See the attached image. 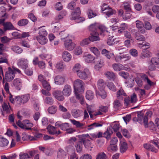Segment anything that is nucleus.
<instances>
[{
	"label": "nucleus",
	"instance_id": "obj_1",
	"mask_svg": "<svg viewBox=\"0 0 159 159\" xmlns=\"http://www.w3.org/2000/svg\"><path fill=\"white\" fill-rule=\"evenodd\" d=\"M89 30L91 33H99L100 31V34H102V33L107 34L108 31L106 30L104 26L100 25L98 24L95 23L90 25L89 27Z\"/></svg>",
	"mask_w": 159,
	"mask_h": 159
},
{
	"label": "nucleus",
	"instance_id": "obj_2",
	"mask_svg": "<svg viewBox=\"0 0 159 159\" xmlns=\"http://www.w3.org/2000/svg\"><path fill=\"white\" fill-rule=\"evenodd\" d=\"M152 114V111H147L145 114L144 116L142 112H140L138 114L137 121H139L140 124L143 123H144V126L146 128L148 127V117H151Z\"/></svg>",
	"mask_w": 159,
	"mask_h": 159
},
{
	"label": "nucleus",
	"instance_id": "obj_3",
	"mask_svg": "<svg viewBox=\"0 0 159 159\" xmlns=\"http://www.w3.org/2000/svg\"><path fill=\"white\" fill-rule=\"evenodd\" d=\"M15 77V72L12 70V68L9 67L8 69L5 72V77L3 78V82L4 80L8 82H10L12 81Z\"/></svg>",
	"mask_w": 159,
	"mask_h": 159
},
{
	"label": "nucleus",
	"instance_id": "obj_4",
	"mask_svg": "<svg viewBox=\"0 0 159 159\" xmlns=\"http://www.w3.org/2000/svg\"><path fill=\"white\" fill-rule=\"evenodd\" d=\"M17 125L20 128L25 130H30L33 126V123L30 122L28 120H25L23 121V123L20 120H18L17 122Z\"/></svg>",
	"mask_w": 159,
	"mask_h": 159
},
{
	"label": "nucleus",
	"instance_id": "obj_5",
	"mask_svg": "<svg viewBox=\"0 0 159 159\" xmlns=\"http://www.w3.org/2000/svg\"><path fill=\"white\" fill-rule=\"evenodd\" d=\"M156 67L159 68V58L152 57L149 63V70H155Z\"/></svg>",
	"mask_w": 159,
	"mask_h": 159
},
{
	"label": "nucleus",
	"instance_id": "obj_6",
	"mask_svg": "<svg viewBox=\"0 0 159 159\" xmlns=\"http://www.w3.org/2000/svg\"><path fill=\"white\" fill-rule=\"evenodd\" d=\"M154 146L158 148H159V146L157 143L153 141H151L150 142V144H143V147L145 149L156 153L157 152V150L156 149Z\"/></svg>",
	"mask_w": 159,
	"mask_h": 159
},
{
	"label": "nucleus",
	"instance_id": "obj_7",
	"mask_svg": "<svg viewBox=\"0 0 159 159\" xmlns=\"http://www.w3.org/2000/svg\"><path fill=\"white\" fill-rule=\"evenodd\" d=\"M101 9L103 13H105L108 17L110 16L113 14L112 8L105 3H103L102 5Z\"/></svg>",
	"mask_w": 159,
	"mask_h": 159
},
{
	"label": "nucleus",
	"instance_id": "obj_8",
	"mask_svg": "<svg viewBox=\"0 0 159 159\" xmlns=\"http://www.w3.org/2000/svg\"><path fill=\"white\" fill-rule=\"evenodd\" d=\"M28 60L24 58L20 59L17 61L18 66L23 70L28 68Z\"/></svg>",
	"mask_w": 159,
	"mask_h": 159
},
{
	"label": "nucleus",
	"instance_id": "obj_9",
	"mask_svg": "<svg viewBox=\"0 0 159 159\" xmlns=\"http://www.w3.org/2000/svg\"><path fill=\"white\" fill-rule=\"evenodd\" d=\"M64 46L66 49L71 51L73 50L75 46V44L72 42L70 39L65 40L64 41Z\"/></svg>",
	"mask_w": 159,
	"mask_h": 159
},
{
	"label": "nucleus",
	"instance_id": "obj_10",
	"mask_svg": "<svg viewBox=\"0 0 159 159\" xmlns=\"http://www.w3.org/2000/svg\"><path fill=\"white\" fill-rule=\"evenodd\" d=\"M80 79L85 80L90 76V73L89 69H85L83 70H80L77 74Z\"/></svg>",
	"mask_w": 159,
	"mask_h": 159
},
{
	"label": "nucleus",
	"instance_id": "obj_11",
	"mask_svg": "<svg viewBox=\"0 0 159 159\" xmlns=\"http://www.w3.org/2000/svg\"><path fill=\"white\" fill-rule=\"evenodd\" d=\"M42 137V134L39 133L37 132L35 133L34 136H31L30 135L23 134L22 138L23 140L29 139L31 141L36 140Z\"/></svg>",
	"mask_w": 159,
	"mask_h": 159
},
{
	"label": "nucleus",
	"instance_id": "obj_12",
	"mask_svg": "<svg viewBox=\"0 0 159 159\" xmlns=\"http://www.w3.org/2000/svg\"><path fill=\"white\" fill-rule=\"evenodd\" d=\"M84 84V83L82 80L80 79L75 80L73 83L75 91H81Z\"/></svg>",
	"mask_w": 159,
	"mask_h": 159
},
{
	"label": "nucleus",
	"instance_id": "obj_13",
	"mask_svg": "<svg viewBox=\"0 0 159 159\" xmlns=\"http://www.w3.org/2000/svg\"><path fill=\"white\" fill-rule=\"evenodd\" d=\"M115 60L117 62H122L130 59V57L128 54H123L120 56L117 55L115 57Z\"/></svg>",
	"mask_w": 159,
	"mask_h": 159
},
{
	"label": "nucleus",
	"instance_id": "obj_14",
	"mask_svg": "<svg viewBox=\"0 0 159 159\" xmlns=\"http://www.w3.org/2000/svg\"><path fill=\"white\" fill-rule=\"evenodd\" d=\"M49 133L52 134H56L58 135L61 133L59 130H58L57 128L52 126L51 125H49L47 128Z\"/></svg>",
	"mask_w": 159,
	"mask_h": 159
},
{
	"label": "nucleus",
	"instance_id": "obj_15",
	"mask_svg": "<svg viewBox=\"0 0 159 159\" xmlns=\"http://www.w3.org/2000/svg\"><path fill=\"white\" fill-rule=\"evenodd\" d=\"M30 98V95L28 94H26L22 95L21 96L16 97L15 100L17 99V100H19L21 103L24 104L28 102Z\"/></svg>",
	"mask_w": 159,
	"mask_h": 159
},
{
	"label": "nucleus",
	"instance_id": "obj_16",
	"mask_svg": "<svg viewBox=\"0 0 159 159\" xmlns=\"http://www.w3.org/2000/svg\"><path fill=\"white\" fill-rule=\"evenodd\" d=\"M22 81L20 78L15 79L13 82V84L17 90H20L22 87Z\"/></svg>",
	"mask_w": 159,
	"mask_h": 159
},
{
	"label": "nucleus",
	"instance_id": "obj_17",
	"mask_svg": "<svg viewBox=\"0 0 159 159\" xmlns=\"http://www.w3.org/2000/svg\"><path fill=\"white\" fill-rule=\"evenodd\" d=\"M62 92L63 95L67 97L69 96L71 93V88L70 86L68 84L65 85Z\"/></svg>",
	"mask_w": 159,
	"mask_h": 159
},
{
	"label": "nucleus",
	"instance_id": "obj_18",
	"mask_svg": "<svg viewBox=\"0 0 159 159\" xmlns=\"http://www.w3.org/2000/svg\"><path fill=\"white\" fill-rule=\"evenodd\" d=\"M52 94L59 101H62L64 99L62 93L60 90H55L53 92Z\"/></svg>",
	"mask_w": 159,
	"mask_h": 159
},
{
	"label": "nucleus",
	"instance_id": "obj_19",
	"mask_svg": "<svg viewBox=\"0 0 159 159\" xmlns=\"http://www.w3.org/2000/svg\"><path fill=\"white\" fill-rule=\"evenodd\" d=\"M80 8L79 7H77L76 8L75 11L71 13L70 18L72 20H76L77 17L80 16Z\"/></svg>",
	"mask_w": 159,
	"mask_h": 159
},
{
	"label": "nucleus",
	"instance_id": "obj_20",
	"mask_svg": "<svg viewBox=\"0 0 159 159\" xmlns=\"http://www.w3.org/2000/svg\"><path fill=\"white\" fill-rule=\"evenodd\" d=\"M99 33H91L90 35L89 38L90 41L94 42L99 41L100 40L99 37Z\"/></svg>",
	"mask_w": 159,
	"mask_h": 159
},
{
	"label": "nucleus",
	"instance_id": "obj_21",
	"mask_svg": "<svg viewBox=\"0 0 159 159\" xmlns=\"http://www.w3.org/2000/svg\"><path fill=\"white\" fill-rule=\"evenodd\" d=\"M136 22V27L138 29L139 31L141 33H145V31L143 28V22L139 20H137Z\"/></svg>",
	"mask_w": 159,
	"mask_h": 159
},
{
	"label": "nucleus",
	"instance_id": "obj_22",
	"mask_svg": "<svg viewBox=\"0 0 159 159\" xmlns=\"http://www.w3.org/2000/svg\"><path fill=\"white\" fill-rule=\"evenodd\" d=\"M62 57L65 61L68 62L71 60L72 57L68 52L64 51L62 54Z\"/></svg>",
	"mask_w": 159,
	"mask_h": 159
},
{
	"label": "nucleus",
	"instance_id": "obj_23",
	"mask_svg": "<svg viewBox=\"0 0 159 159\" xmlns=\"http://www.w3.org/2000/svg\"><path fill=\"white\" fill-rule=\"evenodd\" d=\"M54 80L55 84L57 85H62L65 82V79L64 77L58 75L55 77Z\"/></svg>",
	"mask_w": 159,
	"mask_h": 159
},
{
	"label": "nucleus",
	"instance_id": "obj_24",
	"mask_svg": "<svg viewBox=\"0 0 159 159\" xmlns=\"http://www.w3.org/2000/svg\"><path fill=\"white\" fill-rule=\"evenodd\" d=\"M105 75L106 77L110 80H114L116 78L115 74L112 71H107L105 73Z\"/></svg>",
	"mask_w": 159,
	"mask_h": 159
},
{
	"label": "nucleus",
	"instance_id": "obj_25",
	"mask_svg": "<svg viewBox=\"0 0 159 159\" xmlns=\"http://www.w3.org/2000/svg\"><path fill=\"white\" fill-rule=\"evenodd\" d=\"M113 70L116 71H119L124 69V66L121 64L114 63L112 65Z\"/></svg>",
	"mask_w": 159,
	"mask_h": 159
},
{
	"label": "nucleus",
	"instance_id": "obj_26",
	"mask_svg": "<svg viewBox=\"0 0 159 159\" xmlns=\"http://www.w3.org/2000/svg\"><path fill=\"white\" fill-rule=\"evenodd\" d=\"M37 40L39 43L41 44H44L48 41V39L45 36L39 35L36 37Z\"/></svg>",
	"mask_w": 159,
	"mask_h": 159
},
{
	"label": "nucleus",
	"instance_id": "obj_27",
	"mask_svg": "<svg viewBox=\"0 0 159 159\" xmlns=\"http://www.w3.org/2000/svg\"><path fill=\"white\" fill-rule=\"evenodd\" d=\"M66 153L62 149H59L58 152L57 159H64L66 157Z\"/></svg>",
	"mask_w": 159,
	"mask_h": 159
},
{
	"label": "nucleus",
	"instance_id": "obj_28",
	"mask_svg": "<svg viewBox=\"0 0 159 159\" xmlns=\"http://www.w3.org/2000/svg\"><path fill=\"white\" fill-rule=\"evenodd\" d=\"M4 29L5 31L7 30H12L14 28V27L12 24L10 22H6L3 23Z\"/></svg>",
	"mask_w": 159,
	"mask_h": 159
},
{
	"label": "nucleus",
	"instance_id": "obj_29",
	"mask_svg": "<svg viewBox=\"0 0 159 159\" xmlns=\"http://www.w3.org/2000/svg\"><path fill=\"white\" fill-rule=\"evenodd\" d=\"M116 95V97L118 99L122 100L123 96H126V94L122 89L120 88L117 92Z\"/></svg>",
	"mask_w": 159,
	"mask_h": 159
},
{
	"label": "nucleus",
	"instance_id": "obj_30",
	"mask_svg": "<svg viewBox=\"0 0 159 159\" xmlns=\"http://www.w3.org/2000/svg\"><path fill=\"white\" fill-rule=\"evenodd\" d=\"M102 126V124L99 122H94L88 126L87 129L88 130H90L94 129L95 128L101 127Z\"/></svg>",
	"mask_w": 159,
	"mask_h": 159
},
{
	"label": "nucleus",
	"instance_id": "obj_31",
	"mask_svg": "<svg viewBox=\"0 0 159 159\" xmlns=\"http://www.w3.org/2000/svg\"><path fill=\"white\" fill-rule=\"evenodd\" d=\"M83 57L85 61L87 63H91L95 59L94 57L90 54H85Z\"/></svg>",
	"mask_w": 159,
	"mask_h": 159
},
{
	"label": "nucleus",
	"instance_id": "obj_32",
	"mask_svg": "<svg viewBox=\"0 0 159 159\" xmlns=\"http://www.w3.org/2000/svg\"><path fill=\"white\" fill-rule=\"evenodd\" d=\"M102 53L103 55L105 56L108 59H110L111 57H114V54L113 53L109 52L106 49H103L102 50Z\"/></svg>",
	"mask_w": 159,
	"mask_h": 159
},
{
	"label": "nucleus",
	"instance_id": "obj_33",
	"mask_svg": "<svg viewBox=\"0 0 159 159\" xmlns=\"http://www.w3.org/2000/svg\"><path fill=\"white\" fill-rule=\"evenodd\" d=\"M120 150L121 153H124L125 152L128 148L127 143L126 142L124 141H120Z\"/></svg>",
	"mask_w": 159,
	"mask_h": 159
},
{
	"label": "nucleus",
	"instance_id": "obj_34",
	"mask_svg": "<svg viewBox=\"0 0 159 159\" xmlns=\"http://www.w3.org/2000/svg\"><path fill=\"white\" fill-rule=\"evenodd\" d=\"M71 114L74 118H77L81 116L82 112L79 110L74 109L72 110Z\"/></svg>",
	"mask_w": 159,
	"mask_h": 159
},
{
	"label": "nucleus",
	"instance_id": "obj_35",
	"mask_svg": "<svg viewBox=\"0 0 159 159\" xmlns=\"http://www.w3.org/2000/svg\"><path fill=\"white\" fill-rule=\"evenodd\" d=\"M113 133L112 130L110 127L107 128V131L103 134V137L106 138L107 140H109L111 137V135Z\"/></svg>",
	"mask_w": 159,
	"mask_h": 159
},
{
	"label": "nucleus",
	"instance_id": "obj_36",
	"mask_svg": "<svg viewBox=\"0 0 159 159\" xmlns=\"http://www.w3.org/2000/svg\"><path fill=\"white\" fill-rule=\"evenodd\" d=\"M105 83L104 80L102 79L99 80L98 81V86L100 90H103L105 87Z\"/></svg>",
	"mask_w": 159,
	"mask_h": 159
},
{
	"label": "nucleus",
	"instance_id": "obj_37",
	"mask_svg": "<svg viewBox=\"0 0 159 159\" xmlns=\"http://www.w3.org/2000/svg\"><path fill=\"white\" fill-rule=\"evenodd\" d=\"M103 134L101 132H99L98 133H93L90 134V139H93L97 138L102 137Z\"/></svg>",
	"mask_w": 159,
	"mask_h": 159
},
{
	"label": "nucleus",
	"instance_id": "obj_38",
	"mask_svg": "<svg viewBox=\"0 0 159 159\" xmlns=\"http://www.w3.org/2000/svg\"><path fill=\"white\" fill-rule=\"evenodd\" d=\"M142 58L148 57L151 56V53L147 49H143L142 52Z\"/></svg>",
	"mask_w": 159,
	"mask_h": 159
},
{
	"label": "nucleus",
	"instance_id": "obj_39",
	"mask_svg": "<svg viewBox=\"0 0 159 159\" xmlns=\"http://www.w3.org/2000/svg\"><path fill=\"white\" fill-rule=\"evenodd\" d=\"M103 63L101 59H98L95 63L94 68L96 70H98L100 68L102 67L103 65Z\"/></svg>",
	"mask_w": 159,
	"mask_h": 159
},
{
	"label": "nucleus",
	"instance_id": "obj_40",
	"mask_svg": "<svg viewBox=\"0 0 159 159\" xmlns=\"http://www.w3.org/2000/svg\"><path fill=\"white\" fill-rule=\"evenodd\" d=\"M8 143L9 141L6 139L0 136V146L2 147L6 146Z\"/></svg>",
	"mask_w": 159,
	"mask_h": 159
},
{
	"label": "nucleus",
	"instance_id": "obj_41",
	"mask_svg": "<svg viewBox=\"0 0 159 159\" xmlns=\"http://www.w3.org/2000/svg\"><path fill=\"white\" fill-rule=\"evenodd\" d=\"M94 94L91 90H88L86 92V97L87 99L90 100L93 99Z\"/></svg>",
	"mask_w": 159,
	"mask_h": 159
},
{
	"label": "nucleus",
	"instance_id": "obj_42",
	"mask_svg": "<svg viewBox=\"0 0 159 159\" xmlns=\"http://www.w3.org/2000/svg\"><path fill=\"white\" fill-rule=\"evenodd\" d=\"M44 101L45 103L49 105L52 104L54 102L53 99L50 96L46 97L44 99Z\"/></svg>",
	"mask_w": 159,
	"mask_h": 159
},
{
	"label": "nucleus",
	"instance_id": "obj_43",
	"mask_svg": "<svg viewBox=\"0 0 159 159\" xmlns=\"http://www.w3.org/2000/svg\"><path fill=\"white\" fill-rule=\"evenodd\" d=\"M11 49L14 52L19 54L22 52L23 50L21 48L18 46H14L11 47Z\"/></svg>",
	"mask_w": 159,
	"mask_h": 159
},
{
	"label": "nucleus",
	"instance_id": "obj_44",
	"mask_svg": "<svg viewBox=\"0 0 159 159\" xmlns=\"http://www.w3.org/2000/svg\"><path fill=\"white\" fill-rule=\"evenodd\" d=\"M83 140L79 141L77 142L75 145V148L78 152H80L82 149L83 148Z\"/></svg>",
	"mask_w": 159,
	"mask_h": 159
},
{
	"label": "nucleus",
	"instance_id": "obj_45",
	"mask_svg": "<svg viewBox=\"0 0 159 159\" xmlns=\"http://www.w3.org/2000/svg\"><path fill=\"white\" fill-rule=\"evenodd\" d=\"M108 33L107 34H106V35H108V40L107 41V43L108 45H112L114 42V37L112 35H110L108 34ZM103 34H104L103 33Z\"/></svg>",
	"mask_w": 159,
	"mask_h": 159
},
{
	"label": "nucleus",
	"instance_id": "obj_46",
	"mask_svg": "<svg viewBox=\"0 0 159 159\" xmlns=\"http://www.w3.org/2000/svg\"><path fill=\"white\" fill-rule=\"evenodd\" d=\"M141 77L144 81H147L149 85H152L153 84V83L150 80L148 79V76L146 75L142 74L141 75Z\"/></svg>",
	"mask_w": 159,
	"mask_h": 159
},
{
	"label": "nucleus",
	"instance_id": "obj_47",
	"mask_svg": "<svg viewBox=\"0 0 159 159\" xmlns=\"http://www.w3.org/2000/svg\"><path fill=\"white\" fill-rule=\"evenodd\" d=\"M57 107L55 106H52L49 107L48 109V112L51 114H55L57 111Z\"/></svg>",
	"mask_w": 159,
	"mask_h": 159
},
{
	"label": "nucleus",
	"instance_id": "obj_48",
	"mask_svg": "<svg viewBox=\"0 0 159 159\" xmlns=\"http://www.w3.org/2000/svg\"><path fill=\"white\" fill-rule=\"evenodd\" d=\"M28 23V20L26 19H22L19 20L18 23V25L20 26H25Z\"/></svg>",
	"mask_w": 159,
	"mask_h": 159
},
{
	"label": "nucleus",
	"instance_id": "obj_49",
	"mask_svg": "<svg viewBox=\"0 0 159 159\" xmlns=\"http://www.w3.org/2000/svg\"><path fill=\"white\" fill-rule=\"evenodd\" d=\"M42 83V86L43 88L48 91L51 90V87L48 82L46 80L44 81Z\"/></svg>",
	"mask_w": 159,
	"mask_h": 159
},
{
	"label": "nucleus",
	"instance_id": "obj_50",
	"mask_svg": "<svg viewBox=\"0 0 159 159\" xmlns=\"http://www.w3.org/2000/svg\"><path fill=\"white\" fill-rule=\"evenodd\" d=\"M83 143L86 148H92L93 147L91 146V143L89 140L88 139H82Z\"/></svg>",
	"mask_w": 159,
	"mask_h": 159
},
{
	"label": "nucleus",
	"instance_id": "obj_51",
	"mask_svg": "<svg viewBox=\"0 0 159 159\" xmlns=\"http://www.w3.org/2000/svg\"><path fill=\"white\" fill-rule=\"evenodd\" d=\"M97 95H98L103 98L104 99L107 97V94L105 91L103 89V90H100L99 92H96Z\"/></svg>",
	"mask_w": 159,
	"mask_h": 159
},
{
	"label": "nucleus",
	"instance_id": "obj_52",
	"mask_svg": "<svg viewBox=\"0 0 159 159\" xmlns=\"http://www.w3.org/2000/svg\"><path fill=\"white\" fill-rule=\"evenodd\" d=\"M107 150L110 152H115L117 150V146L116 145L110 144L108 147Z\"/></svg>",
	"mask_w": 159,
	"mask_h": 159
},
{
	"label": "nucleus",
	"instance_id": "obj_53",
	"mask_svg": "<svg viewBox=\"0 0 159 159\" xmlns=\"http://www.w3.org/2000/svg\"><path fill=\"white\" fill-rule=\"evenodd\" d=\"M90 40L89 38H85L80 42V45L82 46H86L90 43Z\"/></svg>",
	"mask_w": 159,
	"mask_h": 159
},
{
	"label": "nucleus",
	"instance_id": "obj_54",
	"mask_svg": "<svg viewBox=\"0 0 159 159\" xmlns=\"http://www.w3.org/2000/svg\"><path fill=\"white\" fill-rule=\"evenodd\" d=\"M8 104L4 102L2 105V107L4 111L6 112L7 113H9L10 112V110L8 107Z\"/></svg>",
	"mask_w": 159,
	"mask_h": 159
},
{
	"label": "nucleus",
	"instance_id": "obj_55",
	"mask_svg": "<svg viewBox=\"0 0 159 159\" xmlns=\"http://www.w3.org/2000/svg\"><path fill=\"white\" fill-rule=\"evenodd\" d=\"M135 38L139 41H144L145 40V38L143 36L139 33H136L135 34Z\"/></svg>",
	"mask_w": 159,
	"mask_h": 159
},
{
	"label": "nucleus",
	"instance_id": "obj_56",
	"mask_svg": "<svg viewBox=\"0 0 159 159\" xmlns=\"http://www.w3.org/2000/svg\"><path fill=\"white\" fill-rule=\"evenodd\" d=\"M107 156L104 152H101L97 154L96 159H107Z\"/></svg>",
	"mask_w": 159,
	"mask_h": 159
},
{
	"label": "nucleus",
	"instance_id": "obj_57",
	"mask_svg": "<svg viewBox=\"0 0 159 159\" xmlns=\"http://www.w3.org/2000/svg\"><path fill=\"white\" fill-rule=\"evenodd\" d=\"M66 14V12L65 11H62L60 12L59 14L56 17L55 19L57 20H59L63 18L64 16Z\"/></svg>",
	"mask_w": 159,
	"mask_h": 159
},
{
	"label": "nucleus",
	"instance_id": "obj_58",
	"mask_svg": "<svg viewBox=\"0 0 159 159\" xmlns=\"http://www.w3.org/2000/svg\"><path fill=\"white\" fill-rule=\"evenodd\" d=\"M30 158V156L27 153L21 152L19 154L20 159H29Z\"/></svg>",
	"mask_w": 159,
	"mask_h": 159
},
{
	"label": "nucleus",
	"instance_id": "obj_59",
	"mask_svg": "<svg viewBox=\"0 0 159 159\" xmlns=\"http://www.w3.org/2000/svg\"><path fill=\"white\" fill-rule=\"evenodd\" d=\"M60 35L61 40L65 39H66L69 36V34L65 30L61 32L59 34Z\"/></svg>",
	"mask_w": 159,
	"mask_h": 159
},
{
	"label": "nucleus",
	"instance_id": "obj_60",
	"mask_svg": "<svg viewBox=\"0 0 159 159\" xmlns=\"http://www.w3.org/2000/svg\"><path fill=\"white\" fill-rule=\"evenodd\" d=\"M88 15L89 18H93L97 15V13L91 9L88 10Z\"/></svg>",
	"mask_w": 159,
	"mask_h": 159
},
{
	"label": "nucleus",
	"instance_id": "obj_61",
	"mask_svg": "<svg viewBox=\"0 0 159 159\" xmlns=\"http://www.w3.org/2000/svg\"><path fill=\"white\" fill-rule=\"evenodd\" d=\"M65 67V66L63 64V62L60 61L56 64V67L59 70H63Z\"/></svg>",
	"mask_w": 159,
	"mask_h": 159
},
{
	"label": "nucleus",
	"instance_id": "obj_62",
	"mask_svg": "<svg viewBox=\"0 0 159 159\" xmlns=\"http://www.w3.org/2000/svg\"><path fill=\"white\" fill-rule=\"evenodd\" d=\"M107 86L110 90L113 91L115 92L116 91V87L112 82H108L107 84Z\"/></svg>",
	"mask_w": 159,
	"mask_h": 159
},
{
	"label": "nucleus",
	"instance_id": "obj_63",
	"mask_svg": "<svg viewBox=\"0 0 159 159\" xmlns=\"http://www.w3.org/2000/svg\"><path fill=\"white\" fill-rule=\"evenodd\" d=\"M80 65L79 64L77 63L75 64L73 67L72 70L74 72L76 73L77 74L80 70Z\"/></svg>",
	"mask_w": 159,
	"mask_h": 159
},
{
	"label": "nucleus",
	"instance_id": "obj_64",
	"mask_svg": "<svg viewBox=\"0 0 159 159\" xmlns=\"http://www.w3.org/2000/svg\"><path fill=\"white\" fill-rule=\"evenodd\" d=\"M39 35L45 36L47 35V33L45 29L43 28L42 27H39Z\"/></svg>",
	"mask_w": 159,
	"mask_h": 159
}]
</instances>
